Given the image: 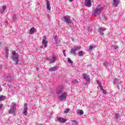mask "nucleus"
I'll return each mask as SVG.
<instances>
[{"label": "nucleus", "instance_id": "f257e3e1", "mask_svg": "<svg viewBox=\"0 0 125 125\" xmlns=\"http://www.w3.org/2000/svg\"><path fill=\"white\" fill-rule=\"evenodd\" d=\"M10 109L9 110V114H13L14 116L16 115V104L15 103H12L10 105Z\"/></svg>", "mask_w": 125, "mask_h": 125}, {"label": "nucleus", "instance_id": "f03ea898", "mask_svg": "<svg viewBox=\"0 0 125 125\" xmlns=\"http://www.w3.org/2000/svg\"><path fill=\"white\" fill-rule=\"evenodd\" d=\"M12 58L13 61L15 62L16 64H18V63H19V54H18V53H16L15 51H12Z\"/></svg>", "mask_w": 125, "mask_h": 125}, {"label": "nucleus", "instance_id": "7ed1b4c3", "mask_svg": "<svg viewBox=\"0 0 125 125\" xmlns=\"http://www.w3.org/2000/svg\"><path fill=\"white\" fill-rule=\"evenodd\" d=\"M102 12V7L99 6L93 10V15L97 16Z\"/></svg>", "mask_w": 125, "mask_h": 125}, {"label": "nucleus", "instance_id": "20e7f679", "mask_svg": "<svg viewBox=\"0 0 125 125\" xmlns=\"http://www.w3.org/2000/svg\"><path fill=\"white\" fill-rule=\"evenodd\" d=\"M67 96H68V93L67 92H63L61 95L58 96V98L60 101H64L67 99Z\"/></svg>", "mask_w": 125, "mask_h": 125}, {"label": "nucleus", "instance_id": "39448f33", "mask_svg": "<svg viewBox=\"0 0 125 125\" xmlns=\"http://www.w3.org/2000/svg\"><path fill=\"white\" fill-rule=\"evenodd\" d=\"M97 83L98 84V88H100V91H102V93L104 94H106V93H107V91H106V90H104L103 89V86H102V84H101V82H100V81H97Z\"/></svg>", "mask_w": 125, "mask_h": 125}, {"label": "nucleus", "instance_id": "423d86ee", "mask_svg": "<svg viewBox=\"0 0 125 125\" xmlns=\"http://www.w3.org/2000/svg\"><path fill=\"white\" fill-rule=\"evenodd\" d=\"M46 59L48 61H49L50 64H52V63H55V62L57 60V57L54 55L52 57L47 58Z\"/></svg>", "mask_w": 125, "mask_h": 125}, {"label": "nucleus", "instance_id": "0eeeda50", "mask_svg": "<svg viewBox=\"0 0 125 125\" xmlns=\"http://www.w3.org/2000/svg\"><path fill=\"white\" fill-rule=\"evenodd\" d=\"M81 49V46H75L74 48H72L71 50V54H73V55H76V51H78V50H80Z\"/></svg>", "mask_w": 125, "mask_h": 125}, {"label": "nucleus", "instance_id": "6e6552de", "mask_svg": "<svg viewBox=\"0 0 125 125\" xmlns=\"http://www.w3.org/2000/svg\"><path fill=\"white\" fill-rule=\"evenodd\" d=\"M48 42H47V38L46 36H43L42 41V44L44 45L45 48L47 47V43Z\"/></svg>", "mask_w": 125, "mask_h": 125}, {"label": "nucleus", "instance_id": "1a4fd4ad", "mask_svg": "<svg viewBox=\"0 0 125 125\" xmlns=\"http://www.w3.org/2000/svg\"><path fill=\"white\" fill-rule=\"evenodd\" d=\"M63 19L65 23L68 24H71L72 23V21H71V18L69 16H65L63 17Z\"/></svg>", "mask_w": 125, "mask_h": 125}, {"label": "nucleus", "instance_id": "9d476101", "mask_svg": "<svg viewBox=\"0 0 125 125\" xmlns=\"http://www.w3.org/2000/svg\"><path fill=\"white\" fill-rule=\"evenodd\" d=\"M63 89H64V86L62 85L57 88L56 92L58 94L63 93Z\"/></svg>", "mask_w": 125, "mask_h": 125}, {"label": "nucleus", "instance_id": "9b49d317", "mask_svg": "<svg viewBox=\"0 0 125 125\" xmlns=\"http://www.w3.org/2000/svg\"><path fill=\"white\" fill-rule=\"evenodd\" d=\"M27 104H24V107L22 111V115L24 116H27L28 115V106H27Z\"/></svg>", "mask_w": 125, "mask_h": 125}, {"label": "nucleus", "instance_id": "f8f14e48", "mask_svg": "<svg viewBox=\"0 0 125 125\" xmlns=\"http://www.w3.org/2000/svg\"><path fill=\"white\" fill-rule=\"evenodd\" d=\"M84 5L87 7H91V0H84Z\"/></svg>", "mask_w": 125, "mask_h": 125}, {"label": "nucleus", "instance_id": "ddd939ff", "mask_svg": "<svg viewBox=\"0 0 125 125\" xmlns=\"http://www.w3.org/2000/svg\"><path fill=\"white\" fill-rule=\"evenodd\" d=\"M83 79H84V80H85L87 82V83H89V81H90V79L89 78V76H88V75H87V74H83L82 75Z\"/></svg>", "mask_w": 125, "mask_h": 125}, {"label": "nucleus", "instance_id": "4468645a", "mask_svg": "<svg viewBox=\"0 0 125 125\" xmlns=\"http://www.w3.org/2000/svg\"><path fill=\"white\" fill-rule=\"evenodd\" d=\"M58 121L59 123H61L62 124H65L66 122H67V119L63 118L62 117H59L58 118Z\"/></svg>", "mask_w": 125, "mask_h": 125}, {"label": "nucleus", "instance_id": "2eb2a0df", "mask_svg": "<svg viewBox=\"0 0 125 125\" xmlns=\"http://www.w3.org/2000/svg\"><path fill=\"white\" fill-rule=\"evenodd\" d=\"M104 31H106V28H103V27H100L99 29V32L100 33V35L101 36H104Z\"/></svg>", "mask_w": 125, "mask_h": 125}, {"label": "nucleus", "instance_id": "dca6fc26", "mask_svg": "<svg viewBox=\"0 0 125 125\" xmlns=\"http://www.w3.org/2000/svg\"><path fill=\"white\" fill-rule=\"evenodd\" d=\"M120 82V80L118 79H115L114 80V81H113V83H114V84L115 85H116V84H117V87L118 88H120V85H119V83Z\"/></svg>", "mask_w": 125, "mask_h": 125}, {"label": "nucleus", "instance_id": "f3484780", "mask_svg": "<svg viewBox=\"0 0 125 125\" xmlns=\"http://www.w3.org/2000/svg\"><path fill=\"white\" fill-rule=\"evenodd\" d=\"M35 32H37V29L35 28V27H32L29 30V34L33 35Z\"/></svg>", "mask_w": 125, "mask_h": 125}, {"label": "nucleus", "instance_id": "a211bd4d", "mask_svg": "<svg viewBox=\"0 0 125 125\" xmlns=\"http://www.w3.org/2000/svg\"><path fill=\"white\" fill-rule=\"evenodd\" d=\"M113 4L114 5L115 7H117L120 3V0H113Z\"/></svg>", "mask_w": 125, "mask_h": 125}, {"label": "nucleus", "instance_id": "6ab92c4d", "mask_svg": "<svg viewBox=\"0 0 125 125\" xmlns=\"http://www.w3.org/2000/svg\"><path fill=\"white\" fill-rule=\"evenodd\" d=\"M46 7L48 10H50L51 9V7H50V3H49V1H48V0H46Z\"/></svg>", "mask_w": 125, "mask_h": 125}, {"label": "nucleus", "instance_id": "aec40b11", "mask_svg": "<svg viewBox=\"0 0 125 125\" xmlns=\"http://www.w3.org/2000/svg\"><path fill=\"white\" fill-rule=\"evenodd\" d=\"M5 9H6V5H3L2 7V9L0 10V13H2L4 11V10H5Z\"/></svg>", "mask_w": 125, "mask_h": 125}, {"label": "nucleus", "instance_id": "412c9836", "mask_svg": "<svg viewBox=\"0 0 125 125\" xmlns=\"http://www.w3.org/2000/svg\"><path fill=\"white\" fill-rule=\"evenodd\" d=\"M54 40L56 43H59L60 41L58 40V37H57V35H55L54 37Z\"/></svg>", "mask_w": 125, "mask_h": 125}, {"label": "nucleus", "instance_id": "4be33fe9", "mask_svg": "<svg viewBox=\"0 0 125 125\" xmlns=\"http://www.w3.org/2000/svg\"><path fill=\"white\" fill-rule=\"evenodd\" d=\"M8 47H6L5 48V56L6 57H8V51H9Z\"/></svg>", "mask_w": 125, "mask_h": 125}, {"label": "nucleus", "instance_id": "5701e85b", "mask_svg": "<svg viewBox=\"0 0 125 125\" xmlns=\"http://www.w3.org/2000/svg\"><path fill=\"white\" fill-rule=\"evenodd\" d=\"M56 70H57V67L55 66L50 68L49 71L50 72H53L54 71H56Z\"/></svg>", "mask_w": 125, "mask_h": 125}, {"label": "nucleus", "instance_id": "b1692460", "mask_svg": "<svg viewBox=\"0 0 125 125\" xmlns=\"http://www.w3.org/2000/svg\"><path fill=\"white\" fill-rule=\"evenodd\" d=\"M104 67H108V66H110V62H104Z\"/></svg>", "mask_w": 125, "mask_h": 125}, {"label": "nucleus", "instance_id": "393cba45", "mask_svg": "<svg viewBox=\"0 0 125 125\" xmlns=\"http://www.w3.org/2000/svg\"><path fill=\"white\" fill-rule=\"evenodd\" d=\"M12 19L14 21H17V17H16V15H13L12 17Z\"/></svg>", "mask_w": 125, "mask_h": 125}, {"label": "nucleus", "instance_id": "a878e982", "mask_svg": "<svg viewBox=\"0 0 125 125\" xmlns=\"http://www.w3.org/2000/svg\"><path fill=\"white\" fill-rule=\"evenodd\" d=\"M102 20H103V22H106L107 21V18L105 16H102Z\"/></svg>", "mask_w": 125, "mask_h": 125}, {"label": "nucleus", "instance_id": "bb28decb", "mask_svg": "<svg viewBox=\"0 0 125 125\" xmlns=\"http://www.w3.org/2000/svg\"><path fill=\"white\" fill-rule=\"evenodd\" d=\"M77 114L79 115H83V110H79L77 111Z\"/></svg>", "mask_w": 125, "mask_h": 125}, {"label": "nucleus", "instance_id": "cd10ccee", "mask_svg": "<svg viewBox=\"0 0 125 125\" xmlns=\"http://www.w3.org/2000/svg\"><path fill=\"white\" fill-rule=\"evenodd\" d=\"M78 54L79 56H83V55H84V53L83 51H80L79 52Z\"/></svg>", "mask_w": 125, "mask_h": 125}, {"label": "nucleus", "instance_id": "c85d7f7f", "mask_svg": "<svg viewBox=\"0 0 125 125\" xmlns=\"http://www.w3.org/2000/svg\"><path fill=\"white\" fill-rule=\"evenodd\" d=\"M5 98H6V97H5V96H0V101H2V100H5Z\"/></svg>", "mask_w": 125, "mask_h": 125}, {"label": "nucleus", "instance_id": "c756f323", "mask_svg": "<svg viewBox=\"0 0 125 125\" xmlns=\"http://www.w3.org/2000/svg\"><path fill=\"white\" fill-rule=\"evenodd\" d=\"M69 111H70V108H67L64 110V114H68V113H69Z\"/></svg>", "mask_w": 125, "mask_h": 125}, {"label": "nucleus", "instance_id": "7c9ffc66", "mask_svg": "<svg viewBox=\"0 0 125 125\" xmlns=\"http://www.w3.org/2000/svg\"><path fill=\"white\" fill-rule=\"evenodd\" d=\"M79 81H78V80L75 79L74 81H72V83H73V84H76V83H78Z\"/></svg>", "mask_w": 125, "mask_h": 125}, {"label": "nucleus", "instance_id": "2f4dec72", "mask_svg": "<svg viewBox=\"0 0 125 125\" xmlns=\"http://www.w3.org/2000/svg\"><path fill=\"white\" fill-rule=\"evenodd\" d=\"M96 45H93V46H90L89 49V50H92L94 48H96Z\"/></svg>", "mask_w": 125, "mask_h": 125}, {"label": "nucleus", "instance_id": "473e14b6", "mask_svg": "<svg viewBox=\"0 0 125 125\" xmlns=\"http://www.w3.org/2000/svg\"><path fill=\"white\" fill-rule=\"evenodd\" d=\"M67 61H68V63H69V64H73V61L71 60V59L70 58H67Z\"/></svg>", "mask_w": 125, "mask_h": 125}, {"label": "nucleus", "instance_id": "72a5a7b5", "mask_svg": "<svg viewBox=\"0 0 125 125\" xmlns=\"http://www.w3.org/2000/svg\"><path fill=\"white\" fill-rule=\"evenodd\" d=\"M71 122H72V123H73V125H78V123L77 122V121H76V120H71Z\"/></svg>", "mask_w": 125, "mask_h": 125}, {"label": "nucleus", "instance_id": "f704fd0d", "mask_svg": "<svg viewBox=\"0 0 125 125\" xmlns=\"http://www.w3.org/2000/svg\"><path fill=\"white\" fill-rule=\"evenodd\" d=\"M112 47L113 49H118V48H119V47L117 45H113Z\"/></svg>", "mask_w": 125, "mask_h": 125}, {"label": "nucleus", "instance_id": "c9c22d12", "mask_svg": "<svg viewBox=\"0 0 125 125\" xmlns=\"http://www.w3.org/2000/svg\"><path fill=\"white\" fill-rule=\"evenodd\" d=\"M114 115H115V116L116 118L117 119V120H118V119H119V114L115 113Z\"/></svg>", "mask_w": 125, "mask_h": 125}, {"label": "nucleus", "instance_id": "e433bc0d", "mask_svg": "<svg viewBox=\"0 0 125 125\" xmlns=\"http://www.w3.org/2000/svg\"><path fill=\"white\" fill-rule=\"evenodd\" d=\"M2 106H3L2 104H0V109H1V108H2Z\"/></svg>", "mask_w": 125, "mask_h": 125}, {"label": "nucleus", "instance_id": "4c0bfd02", "mask_svg": "<svg viewBox=\"0 0 125 125\" xmlns=\"http://www.w3.org/2000/svg\"><path fill=\"white\" fill-rule=\"evenodd\" d=\"M36 125H42L41 124H37Z\"/></svg>", "mask_w": 125, "mask_h": 125}, {"label": "nucleus", "instance_id": "58836bf2", "mask_svg": "<svg viewBox=\"0 0 125 125\" xmlns=\"http://www.w3.org/2000/svg\"><path fill=\"white\" fill-rule=\"evenodd\" d=\"M2 90V89H1V87H0V91H1Z\"/></svg>", "mask_w": 125, "mask_h": 125}, {"label": "nucleus", "instance_id": "ea45409f", "mask_svg": "<svg viewBox=\"0 0 125 125\" xmlns=\"http://www.w3.org/2000/svg\"><path fill=\"white\" fill-rule=\"evenodd\" d=\"M40 47H41V48H43V45H41V46H40Z\"/></svg>", "mask_w": 125, "mask_h": 125}, {"label": "nucleus", "instance_id": "a19ab883", "mask_svg": "<svg viewBox=\"0 0 125 125\" xmlns=\"http://www.w3.org/2000/svg\"><path fill=\"white\" fill-rule=\"evenodd\" d=\"M63 55H64V57H66V53H64Z\"/></svg>", "mask_w": 125, "mask_h": 125}, {"label": "nucleus", "instance_id": "79ce46f5", "mask_svg": "<svg viewBox=\"0 0 125 125\" xmlns=\"http://www.w3.org/2000/svg\"><path fill=\"white\" fill-rule=\"evenodd\" d=\"M62 53H63V54H64V53H65V50H63L62 51Z\"/></svg>", "mask_w": 125, "mask_h": 125}, {"label": "nucleus", "instance_id": "37998d69", "mask_svg": "<svg viewBox=\"0 0 125 125\" xmlns=\"http://www.w3.org/2000/svg\"><path fill=\"white\" fill-rule=\"evenodd\" d=\"M69 0V1H70V2H72V1H73V0Z\"/></svg>", "mask_w": 125, "mask_h": 125}, {"label": "nucleus", "instance_id": "c03bdc74", "mask_svg": "<svg viewBox=\"0 0 125 125\" xmlns=\"http://www.w3.org/2000/svg\"><path fill=\"white\" fill-rule=\"evenodd\" d=\"M6 23L7 24V23H8V21H6Z\"/></svg>", "mask_w": 125, "mask_h": 125}, {"label": "nucleus", "instance_id": "a18cd8bd", "mask_svg": "<svg viewBox=\"0 0 125 125\" xmlns=\"http://www.w3.org/2000/svg\"><path fill=\"white\" fill-rule=\"evenodd\" d=\"M2 66H0V68H2Z\"/></svg>", "mask_w": 125, "mask_h": 125}, {"label": "nucleus", "instance_id": "49530a36", "mask_svg": "<svg viewBox=\"0 0 125 125\" xmlns=\"http://www.w3.org/2000/svg\"><path fill=\"white\" fill-rule=\"evenodd\" d=\"M37 5H39V4L37 3Z\"/></svg>", "mask_w": 125, "mask_h": 125}, {"label": "nucleus", "instance_id": "de8ad7c7", "mask_svg": "<svg viewBox=\"0 0 125 125\" xmlns=\"http://www.w3.org/2000/svg\"><path fill=\"white\" fill-rule=\"evenodd\" d=\"M72 41H73V38L72 39Z\"/></svg>", "mask_w": 125, "mask_h": 125}]
</instances>
